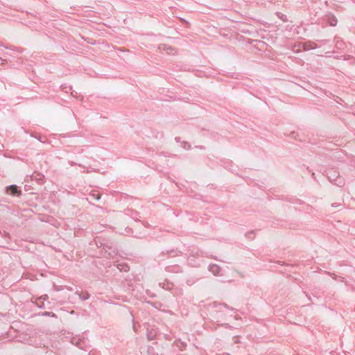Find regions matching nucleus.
Returning <instances> with one entry per match:
<instances>
[{
  "instance_id": "1",
  "label": "nucleus",
  "mask_w": 355,
  "mask_h": 355,
  "mask_svg": "<svg viewBox=\"0 0 355 355\" xmlns=\"http://www.w3.org/2000/svg\"><path fill=\"white\" fill-rule=\"evenodd\" d=\"M7 191L10 192L11 195H21V191L17 190V187L15 185L10 186L7 188Z\"/></svg>"
},
{
  "instance_id": "2",
  "label": "nucleus",
  "mask_w": 355,
  "mask_h": 355,
  "mask_svg": "<svg viewBox=\"0 0 355 355\" xmlns=\"http://www.w3.org/2000/svg\"><path fill=\"white\" fill-rule=\"evenodd\" d=\"M211 270L214 273L217 274L219 271V268L217 266H211Z\"/></svg>"
},
{
  "instance_id": "3",
  "label": "nucleus",
  "mask_w": 355,
  "mask_h": 355,
  "mask_svg": "<svg viewBox=\"0 0 355 355\" xmlns=\"http://www.w3.org/2000/svg\"><path fill=\"white\" fill-rule=\"evenodd\" d=\"M4 64V60H1V62H0V64Z\"/></svg>"
}]
</instances>
